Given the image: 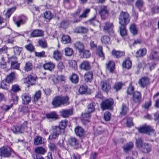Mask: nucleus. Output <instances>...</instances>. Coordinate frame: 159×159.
<instances>
[{
  "label": "nucleus",
  "instance_id": "nucleus-57",
  "mask_svg": "<svg viewBox=\"0 0 159 159\" xmlns=\"http://www.w3.org/2000/svg\"><path fill=\"white\" fill-rule=\"evenodd\" d=\"M122 84L121 83L118 82L115 84L114 85V89L117 91L120 89L122 86Z\"/></svg>",
  "mask_w": 159,
  "mask_h": 159
},
{
  "label": "nucleus",
  "instance_id": "nucleus-14",
  "mask_svg": "<svg viewBox=\"0 0 159 159\" xmlns=\"http://www.w3.org/2000/svg\"><path fill=\"white\" fill-rule=\"evenodd\" d=\"M111 84L109 80L101 82V89L103 91L107 92L111 88Z\"/></svg>",
  "mask_w": 159,
  "mask_h": 159
},
{
  "label": "nucleus",
  "instance_id": "nucleus-38",
  "mask_svg": "<svg viewBox=\"0 0 159 159\" xmlns=\"http://www.w3.org/2000/svg\"><path fill=\"white\" fill-rule=\"evenodd\" d=\"M131 33L134 34H137V29L136 25L134 24H132L130 25L129 27Z\"/></svg>",
  "mask_w": 159,
  "mask_h": 159
},
{
  "label": "nucleus",
  "instance_id": "nucleus-55",
  "mask_svg": "<svg viewBox=\"0 0 159 159\" xmlns=\"http://www.w3.org/2000/svg\"><path fill=\"white\" fill-rule=\"evenodd\" d=\"M41 92L39 91L36 92L35 93L34 97V101H37L40 98Z\"/></svg>",
  "mask_w": 159,
  "mask_h": 159
},
{
  "label": "nucleus",
  "instance_id": "nucleus-43",
  "mask_svg": "<svg viewBox=\"0 0 159 159\" xmlns=\"http://www.w3.org/2000/svg\"><path fill=\"white\" fill-rule=\"evenodd\" d=\"M113 27V24L111 23H107L104 27L105 30H111Z\"/></svg>",
  "mask_w": 159,
  "mask_h": 159
},
{
  "label": "nucleus",
  "instance_id": "nucleus-10",
  "mask_svg": "<svg viewBox=\"0 0 159 159\" xmlns=\"http://www.w3.org/2000/svg\"><path fill=\"white\" fill-rule=\"evenodd\" d=\"M36 80V77L31 75H29L24 79V82L29 85L34 84Z\"/></svg>",
  "mask_w": 159,
  "mask_h": 159
},
{
  "label": "nucleus",
  "instance_id": "nucleus-19",
  "mask_svg": "<svg viewBox=\"0 0 159 159\" xmlns=\"http://www.w3.org/2000/svg\"><path fill=\"white\" fill-rule=\"evenodd\" d=\"M149 80L147 77H143L140 79L139 82V83L142 88L144 87L148 83Z\"/></svg>",
  "mask_w": 159,
  "mask_h": 159
},
{
  "label": "nucleus",
  "instance_id": "nucleus-56",
  "mask_svg": "<svg viewBox=\"0 0 159 159\" xmlns=\"http://www.w3.org/2000/svg\"><path fill=\"white\" fill-rule=\"evenodd\" d=\"M13 105L12 104H10V105H3L0 107L1 108L3 111H8L9 109L11 108L12 107Z\"/></svg>",
  "mask_w": 159,
  "mask_h": 159
},
{
  "label": "nucleus",
  "instance_id": "nucleus-50",
  "mask_svg": "<svg viewBox=\"0 0 159 159\" xmlns=\"http://www.w3.org/2000/svg\"><path fill=\"white\" fill-rule=\"evenodd\" d=\"M97 53L99 57H102V59H104V56L102 51V47L100 46L98 47L97 48Z\"/></svg>",
  "mask_w": 159,
  "mask_h": 159
},
{
  "label": "nucleus",
  "instance_id": "nucleus-59",
  "mask_svg": "<svg viewBox=\"0 0 159 159\" xmlns=\"http://www.w3.org/2000/svg\"><path fill=\"white\" fill-rule=\"evenodd\" d=\"M21 48L17 47H15L13 48V50L14 53L16 55H19L21 52Z\"/></svg>",
  "mask_w": 159,
  "mask_h": 159
},
{
  "label": "nucleus",
  "instance_id": "nucleus-39",
  "mask_svg": "<svg viewBox=\"0 0 159 159\" xmlns=\"http://www.w3.org/2000/svg\"><path fill=\"white\" fill-rule=\"evenodd\" d=\"M69 144L72 146H76L78 144V142L75 138H70L68 140Z\"/></svg>",
  "mask_w": 159,
  "mask_h": 159
},
{
  "label": "nucleus",
  "instance_id": "nucleus-58",
  "mask_svg": "<svg viewBox=\"0 0 159 159\" xmlns=\"http://www.w3.org/2000/svg\"><path fill=\"white\" fill-rule=\"evenodd\" d=\"M4 60V58L3 57H1L0 58V67L2 69L6 67V63Z\"/></svg>",
  "mask_w": 159,
  "mask_h": 159
},
{
  "label": "nucleus",
  "instance_id": "nucleus-49",
  "mask_svg": "<svg viewBox=\"0 0 159 159\" xmlns=\"http://www.w3.org/2000/svg\"><path fill=\"white\" fill-rule=\"evenodd\" d=\"M144 4V3L143 0H137L135 3V6L139 9H140L143 7Z\"/></svg>",
  "mask_w": 159,
  "mask_h": 159
},
{
  "label": "nucleus",
  "instance_id": "nucleus-22",
  "mask_svg": "<svg viewBox=\"0 0 159 159\" xmlns=\"http://www.w3.org/2000/svg\"><path fill=\"white\" fill-rule=\"evenodd\" d=\"M44 139L42 137L37 136L34 139V144L37 145L43 143Z\"/></svg>",
  "mask_w": 159,
  "mask_h": 159
},
{
  "label": "nucleus",
  "instance_id": "nucleus-23",
  "mask_svg": "<svg viewBox=\"0 0 159 159\" xmlns=\"http://www.w3.org/2000/svg\"><path fill=\"white\" fill-rule=\"evenodd\" d=\"M53 129L54 130V132L49 135L48 139L52 140L53 139H57L60 133V132H58L55 129V127H54Z\"/></svg>",
  "mask_w": 159,
  "mask_h": 159
},
{
  "label": "nucleus",
  "instance_id": "nucleus-32",
  "mask_svg": "<svg viewBox=\"0 0 159 159\" xmlns=\"http://www.w3.org/2000/svg\"><path fill=\"white\" fill-rule=\"evenodd\" d=\"M107 68L110 72H112L115 68V63L112 61H109L108 63L106 64Z\"/></svg>",
  "mask_w": 159,
  "mask_h": 159
},
{
  "label": "nucleus",
  "instance_id": "nucleus-51",
  "mask_svg": "<svg viewBox=\"0 0 159 159\" xmlns=\"http://www.w3.org/2000/svg\"><path fill=\"white\" fill-rule=\"evenodd\" d=\"M46 117L48 119H57L58 117V116L55 112H52L47 114Z\"/></svg>",
  "mask_w": 159,
  "mask_h": 159
},
{
  "label": "nucleus",
  "instance_id": "nucleus-47",
  "mask_svg": "<svg viewBox=\"0 0 159 159\" xmlns=\"http://www.w3.org/2000/svg\"><path fill=\"white\" fill-rule=\"evenodd\" d=\"M128 110V107L125 104H123L122 106L121 111H120V114L121 115H125L126 114Z\"/></svg>",
  "mask_w": 159,
  "mask_h": 159
},
{
  "label": "nucleus",
  "instance_id": "nucleus-34",
  "mask_svg": "<svg viewBox=\"0 0 159 159\" xmlns=\"http://www.w3.org/2000/svg\"><path fill=\"white\" fill-rule=\"evenodd\" d=\"M74 45L75 48L79 50V53L84 49L83 44L80 42H76L74 44Z\"/></svg>",
  "mask_w": 159,
  "mask_h": 159
},
{
  "label": "nucleus",
  "instance_id": "nucleus-60",
  "mask_svg": "<svg viewBox=\"0 0 159 159\" xmlns=\"http://www.w3.org/2000/svg\"><path fill=\"white\" fill-rule=\"evenodd\" d=\"M111 117V114L109 112H106L104 113V120L108 121L110 120Z\"/></svg>",
  "mask_w": 159,
  "mask_h": 159
},
{
  "label": "nucleus",
  "instance_id": "nucleus-31",
  "mask_svg": "<svg viewBox=\"0 0 159 159\" xmlns=\"http://www.w3.org/2000/svg\"><path fill=\"white\" fill-rule=\"evenodd\" d=\"M35 152L38 154H44L46 152V150L42 147H37L34 149Z\"/></svg>",
  "mask_w": 159,
  "mask_h": 159
},
{
  "label": "nucleus",
  "instance_id": "nucleus-62",
  "mask_svg": "<svg viewBox=\"0 0 159 159\" xmlns=\"http://www.w3.org/2000/svg\"><path fill=\"white\" fill-rule=\"evenodd\" d=\"M90 23L93 25H96L98 23V21L96 19V16H94L93 18L91 19L89 21Z\"/></svg>",
  "mask_w": 159,
  "mask_h": 159
},
{
  "label": "nucleus",
  "instance_id": "nucleus-7",
  "mask_svg": "<svg viewBox=\"0 0 159 159\" xmlns=\"http://www.w3.org/2000/svg\"><path fill=\"white\" fill-rule=\"evenodd\" d=\"M27 124L28 123L27 122H25L22 125L20 126L13 127L11 129V130L15 134L22 133L25 130L27 129Z\"/></svg>",
  "mask_w": 159,
  "mask_h": 159
},
{
  "label": "nucleus",
  "instance_id": "nucleus-36",
  "mask_svg": "<svg viewBox=\"0 0 159 159\" xmlns=\"http://www.w3.org/2000/svg\"><path fill=\"white\" fill-rule=\"evenodd\" d=\"M64 52L66 56H70L73 54V51L72 48L67 47L64 49Z\"/></svg>",
  "mask_w": 159,
  "mask_h": 159
},
{
  "label": "nucleus",
  "instance_id": "nucleus-45",
  "mask_svg": "<svg viewBox=\"0 0 159 159\" xmlns=\"http://www.w3.org/2000/svg\"><path fill=\"white\" fill-rule=\"evenodd\" d=\"M107 8L105 6L102 7L99 13L101 16H104L108 13Z\"/></svg>",
  "mask_w": 159,
  "mask_h": 159
},
{
  "label": "nucleus",
  "instance_id": "nucleus-33",
  "mask_svg": "<svg viewBox=\"0 0 159 159\" xmlns=\"http://www.w3.org/2000/svg\"><path fill=\"white\" fill-rule=\"evenodd\" d=\"M146 50L143 48L139 50L136 52V57H138L144 56L146 53Z\"/></svg>",
  "mask_w": 159,
  "mask_h": 159
},
{
  "label": "nucleus",
  "instance_id": "nucleus-25",
  "mask_svg": "<svg viewBox=\"0 0 159 159\" xmlns=\"http://www.w3.org/2000/svg\"><path fill=\"white\" fill-rule=\"evenodd\" d=\"M93 73L92 72H87L84 76L85 80L87 82H90L93 79Z\"/></svg>",
  "mask_w": 159,
  "mask_h": 159
},
{
  "label": "nucleus",
  "instance_id": "nucleus-9",
  "mask_svg": "<svg viewBox=\"0 0 159 159\" xmlns=\"http://www.w3.org/2000/svg\"><path fill=\"white\" fill-rule=\"evenodd\" d=\"M141 99V94L140 92L135 91L133 93L132 102L134 103H139Z\"/></svg>",
  "mask_w": 159,
  "mask_h": 159
},
{
  "label": "nucleus",
  "instance_id": "nucleus-4",
  "mask_svg": "<svg viewBox=\"0 0 159 159\" xmlns=\"http://www.w3.org/2000/svg\"><path fill=\"white\" fill-rule=\"evenodd\" d=\"M68 98L67 96L61 97L59 96L55 98L52 102V104L55 107L59 106L61 105L68 104Z\"/></svg>",
  "mask_w": 159,
  "mask_h": 159
},
{
  "label": "nucleus",
  "instance_id": "nucleus-53",
  "mask_svg": "<svg viewBox=\"0 0 159 159\" xmlns=\"http://www.w3.org/2000/svg\"><path fill=\"white\" fill-rule=\"evenodd\" d=\"M44 16L46 19L49 20H51L52 17V16L50 11H46L44 14Z\"/></svg>",
  "mask_w": 159,
  "mask_h": 159
},
{
  "label": "nucleus",
  "instance_id": "nucleus-13",
  "mask_svg": "<svg viewBox=\"0 0 159 159\" xmlns=\"http://www.w3.org/2000/svg\"><path fill=\"white\" fill-rule=\"evenodd\" d=\"M22 103L24 104H27L31 100V98L28 93L23 94L21 96Z\"/></svg>",
  "mask_w": 159,
  "mask_h": 159
},
{
  "label": "nucleus",
  "instance_id": "nucleus-54",
  "mask_svg": "<svg viewBox=\"0 0 159 159\" xmlns=\"http://www.w3.org/2000/svg\"><path fill=\"white\" fill-rule=\"evenodd\" d=\"M70 79L72 83L75 84L77 83L78 81V78L77 76L75 74H72Z\"/></svg>",
  "mask_w": 159,
  "mask_h": 159
},
{
  "label": "nucleus",
  "instance_id": "nucleus-5",
  "mask_svg": "<svg viewBox=\"0 0 159 159\" xmlns=\"http://www.w3.org/2000/svg\"><path fill=\"white\" fill-rule=\"evenodd\" d=\"M130 17L127 12L122 11L119 17V23L120 25H126L129 22Z\"/></svg>",
  "mask_w": 159,
  "mask_h": 159
},
{
  "label": "nucleus",
  "instance_id": "nucleus-37",
  "mask_svg": "<svg viewBox=\"0 0 159 159\" xmlns=\"http://www.w3.org/2000/svg\"><path fill=\"white\" fill-rule=\"evenodd\" d=\"M120 34L122 36H125L126 34V31L125 29L126 25H120Z\"/></svg>",
  "mask_w": 159,
  "mask_h": 159
},
{
  "label": "nucleus",
  "instance_id": "nucleus-29",
  "mask_svg": "<svg viewBox=\"0 0 159 159\" xmlns=\"http://www.w3.org/2000/svg\"><path fill=\"white\" fill-rule=\"evenodd\" d=\"M15 73L14 72H11L7 76L5 80L8 83H11L15 78Z\"/></svg>",
  "mask_w": 159,
  "mask_h": 159
},
{
  "label": "nucleus",
  "instance_id": "nucleus-15",
  "mask_svg": "<svg viewBox=\"0 0 159 159\" xmlns=\"http://www.w3.org/2000/svg\"><path fill=\"white\" fill-rule=\"evenodd\" d=\"M11 61V66L13 69H18L20 66V64L17 62V58L16 57H12L10 58Z\"/></svg>",
  "mask_w": 159,
  "mask_h": 159
},
{
  "label": "nucleus",
  "instance_id": "nucleus-30",
  "mask_svg": "<svg viewBox=\"0 0 159 159\" xmlns=\"http://www.w3.org/2000/svg\"><path fill=\"white\" fill-rule=\"evenodd\" d=\"M70 41V37L67 35H63L61 37V42L63 44H66L69 43Z\"/></svg>",
  "mask_w": 159,
  "mask_h": 159
},
{
  "label": "nucleus",
  "instance_id": "nucleus-18",
  "mask_svg": "<svg viewBox=\"0 0 159 159\" xmlns=\"http://www.w3.org/2000/svg\"><path fill=\"white\" fill-rule=\"evenodd\" d=\"M80 67L81 70H89L91 68L89 63L87 61H84L82 62Z\"/></svg>",
  "mask_w": 159,
  "mask_h": 159
},
{
  "label": "nucleus",
  "instance_id": "nucleus-3",
  "mask_svg": "<svg viewBox=\"0 0 159 159\" xmlns=\"http://www.w3.org/2000/svg\"><path fill=\"white\" fill-rule=\"evenodd\" d=\"M139 133H144L149 135L154 136L156 135L155 130L151 126L145 125L138 129Z\"/></svg>",
  "mask_w": 159,
  "mask_h": 159
},
{
  "label": "nucleus",
  "instance_id": "nucleus-28",
  "mask_svg": "<svg viewBox=\"0 0 159 159\" xmlns=\"http://www.w3.org/2000/svg\"><path fill=\"white\" fill-rule=\"evenodd\" d=\"M62 57L61 53L58 50H56L53 52V57L56 60L60 59Z\"/></svg>",
  "mask_w": 159,
  "mask_h": 159
},
{
  "label": "nucleus",
  "instance_id": "nucleus-44",
  "mask_svg": "<svg viewBox=\"0 0 159 159\" xmlns=\"http://www.w3.org/2000/svg\"><path fill=\"white\" fill-rule=\"evenodd\" d=\"M68 64L70 67L75 69L77 68V62L74 60H70L68 61Z\"/></svg>",
  "mask_w": 159,
  "mask_h": 159
},
{
  "label": "nucleus",
  "instance_id": "nucleus-61",
  "mask_svg": "<svg viewBox=\"0 0 159 159\" xmlns=\"http://www.w3.org/2000/svg\"><path fill=\"white\" fill-rule=\"evenodd\" d=\"M20 90L19 86L17 84L13 85L12 86L11 90L14 92H17Z\"/></svg>",
  "mask_w": 159,
  "mask_h": 159
},
{
  "label": "nucleus",
  "instance_id": "nucleus-35",
  "mask_svg": "<svg viewBox=\"0 0 159 159\" xmlns=\"http://www.w3.org/2000/svg\"><path fill=\"white\" fill-rule=\"evenodd\" d=\"M87 87L85 85H82L80 86L79 91L81 94H84L86 93L87 91Z\"/></svg>",
  "mask_w": 159,
  "mask_h": 159
},
{
  "label": "nucleus",
  "instance_id": "nucleus-63",
  "mask_svg": "<svg viewBox=\"0 0 159 159\" xmlns=\"http://www.w3.org/2000/svg\"><path fill=\"white\" fill-rule=\"evenodd\" d=\"M48 147L50 150L52 151L55 150L57 149V147L55 144L52 143H50L48 145Z\"/></svg>",
  "mask_w": 159,
  "mask_h": 159
},
{
  "label": "nucleus",
  "instance_id": "nucleus-48",
  "mask_svg": "<svg viewBox=\"0 0 159 159\" xmlns=\"http://www.w3.org/2000/svg\"><path fill=\"white\" fill-rule=\"evenodd\" d=\"M101 41L103 43L108 44L110 43V39L108 36H104L102 37Z\"/></svg>",
  "mask_w": 159,
  "mask_h": 159
},
{
  "label": "nucleus",
  "instance_id": "nucleus-24",
  "mask_svg": "<svg viewBox=\"0 0 159 159\" xmlns=\"http://www.w3.org/2000/svg\"><path fill=\"white\" fill-rule=\"evenodd\" d=\"M55 64L52 62H49L43 65V67L44 69L49 70H52L55 67Z\"/></svg>",
  "mask_w": 159,
  "mask_h": 159
},
{
  "label": "nucleus",
  "instance_id": "nucleus-1",
  "mask_svg": "<svg viewBox=\"0 0 159 159\" xmlns=\"http://www.w3.org/2000/svg\"><path fill=\"white\" fill-rule=\"evenodd\" d=\"M94 110V105L93 103H92L88 105L87 111L82 114L81 121L84 125H86L89 124V120L91 116L90 114L93 112Z\"/></svg>",
  "mask_w": 159,
  "mask_h": 159
},
{
  "label": "nucleus",
  "instance_id": "nucleus-46",
  "mask_svg": "<svg viewBox=\"0 0 159 159\" xmlns=\"http://www.w3.org/2000/svg\"><path fill=\"white\" fill-rule=\"evenodd\" d=\"M133 146V143L132 142H130L125 145L123 148L125 151H128L131 149Z\"/></svg>",
  "mask_w": 159,
  "mask_h": 159
},
{
  "label": "nucleus",
  "instance_id": "nucleus-26",
  "mask_svg": "<svg viewBox=\"0 0 159 159\" xmlns=\"http://www.w3.org/2000/svg\"><path fill=\"white\" fill-rule=\"evenodd\" d=\"M75 131L76 135L78 136H81L84 134V130L81 127H76L75 129Z\"/></svg>",
  "mask_w": 159,
  "mask_h": 159
},
{
  "label": "nucleus",
  "instance_id": "nucleus-42",
  "mask_svg": "<svg viewBox=\"0 0 159 159\" xmlns=\"http://www.w3.org/2000/svg\"><path fill=\"white\" fill-rule=\"evenodd\" d=\"M15 8L13 7L8 9L7 11H4V13L5 15L8 17H9L11 14L15 10Z\"/></svg>",
  "mask_w": 159,
  "mask_h": 159
},
{
  "label": "nucleus",
  "instance_id": "nucleus-20",
  "mask_svg": "<svg viewBox=\"0 0 159 159\" xmlns=\"http://www.w3.org/2000/svg\"><path fill=\"white\" fill-rule=\"evenodd\" d=\"M112 54L117 58H120L125 55V52L123 51H119L113 49L112 52Z\"/></svg>",
  "mask_w": 159,
  "mask_h": 159
},
{
  "label": "nucleus",
  "instance_id": "nucleus-16",
  "mask_svg": "<svg viewBox=\"0 0 159 159\" xmlns=\"http://www.w3.org/2000/svg\"><path fill=\"white\" fill-rule=\"evenodd\" d=\"M67 121L66 120L61 121L59 123V126H55V129L58 132H60L61 129H64L67 125Z\"/></svg>",
  "mask_w": 159,
  "mask_h": 159
},
{
  "label": "nucleus",
  "instance_id": "nucleus-64",
  "mask_svg": "<svg viewBox=\"0 0 159 159\" xmlns=\"http://www.w3.org/2000/svg\"><path fill=\"white\" fill-rule=\"evenodd\" d=\"M142 141V139L140 138H139L136 140V145L139 148L142 147L143 146Z\"/></svg>",
  "mask_w": 159,
  "mask_h": 159
},
{
  "label": "nucleus",
  "instance_id": "nucleus-27",
  "mask_svg": "<svg viewBox=\"0 0 159 159\" xmlns=\"http://www.w3.org/2000/svg\"><path fill=\"white\" fill-rule=\"evenodd\" d=\"M132 65L131 62L129 59H126L122 63L123 66L127 69H130Z\"/></svg>",
  "mask_w": 159,
  "mask_h": 159
},
{
  "label": "nucleus",
  "instance_id": "nucleus-40",
  "mask_svg": "<svg viewBox=\"0 0 159 159\" xmlns=\"http://www.w3.org/2000/svg\"><path fill=\"white\" fill-rule=\"evenodd\" d=\"M9 84L5 80H3L1 82V88L3 89H7L9 88Z\"/></svg>",
  "mask_w": 159,
  "mask_h": 159
},
{
  "label": "nucleus",
  "instance_id": "nucleus-11",
  "mask_svg": "<svg viewBox=\"0 0 159 159\" xmlns=\"http://www.w3.org/2000/svg\"><path fill=\"white\" fill-rule=\"evenodd\" d=\"M43 35V31L41 30H32L30 36L32 37L42 36Z\"/></svg>",
  "mask_w": 159,
  "mask_h": 159
},
{
  "label": "nucleus",
  "instance_id": "nucleus-2",
  "mask_svg": "<svg viewBox=\"0 0 159 159\" xmlns=\"http://www.w3.org/2000/svg\"><path fill=\"white\" fill-rule=\"evenodd\" d=\"M81 9H79L75 12L73 13L72 16L73 20H71L72 23H77L80 21V18H85L87 17V14L90 11L89 9H86L83 12L82 15L79 16Z\"/></svg>",
  "mask_w": 159,
  "mask_h": 159
},
{
  "label": "nucleus",
  "instance_id": "nucleus-6",
  "mask_svg": "<svg viewBox=\"0 0 159 159\" xmlns=\"http://www.w3.org/2000/svg\"><path fill=\"white\" fill-rule=\"evenodd\" d=\"M0 150L1 156L5 157H10L11 153L13 152L12 149L7 146L2 147L0 148Z\"/></svg>",
  "mask_w": 159,
  "mask_h": 159
},
{
  "label": "nucleus",
  "instance_id": "nucleus-12",
  "mask_svg": "<svg viewBox=\"0 0 159 159\" xmlns=\"http://www.w3.org/2000/svg\"><path fill=\"white\" fill-rule=\"evenodd\" d=\"M60 113L63 117L66 118L72 115L73 111L72 109L62 110L60 111Z\"/></svg>",
  "mask_w": 159,
  "mask_h": 159
},
{
  "label": "nucleus",
  "instance_id": "nucleus-21",
  "mask_svg": "<svg viewBox=\"0 0 159 159\" xmlns=\"http://www.w3.org/2000/svg\"><path fill=\"white\" fill-rule=\"evenodd\" d=\"M79 55L81 58H87L90 56L91 54L89 50L84 49L79 53Z\"/></svg>",
  "mask_w": 159,
  "mask_h": 159
},
{
  "label": "nucleus",
  "instance_id": "nucleus-17",
  "mask_svg": "<svg viewBox=\"0 0 159 159\" xmlns=\"http://www.w3.org/2000/svg\"><path fill=\"white\" fill-rule=\"evenodd\" d=\"M151 145L147 143H143L141 148L142 152L146 153H148L151 151Z\"/></svg>",
  "mask_w": 159,
  "mask_h": 159
},
{
  "label": "nucleus",
  "instance_id": "nucleus-41",
  "mask_svg": "<svg viewBox=\"0 0 159 159\" xmlns=\"http://www.w3.org/2000/svg\"><path fill=\"white\" fill-rule=\"evenodd\" d=\"M151 58L154 59H159V49L157 51H154L152 52L150 57Z\"/></svg>",
  "mask_w": 159,
  "mask_h": 159
},
{
  "label": "nucleus",
  "instance_id": "nucleus-52",
  "mask_svg": "<svg viewBox=\"0 0 159 159\" xmlns=\"http://www.w3.org/2000/svg\"><path fill=\"white\" fill-rule=\"evenodd\" d=\"M32 64L29 62H27L25 63V71H28L32 70Z\"/></svg>",
  "mask_w": 159,
  "mask_h": 159
},
{
  "label": "nucleus",
  "instance_id": "nucleus-8",
  "mask_svg": "<svg viewBox=\"0 0 159 159\" xmlns=\"http://www.w3.org/2000/svg\"><path fill=\"white\" fill-rule=\"evenodd\" d=\"M113 103L114 102L112 99H108L102 102L101 104V107L103 110L110 109L111 108Z\"/></svg>",
  "mask_w": 159,
  "mask_h": 159
}]
</instances>
